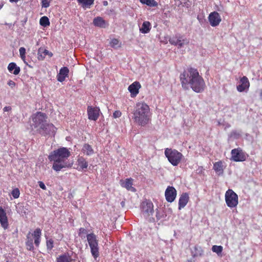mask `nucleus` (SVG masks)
I'll return each instance as SVG.
<instances>
[{
  "instance_id": "obj_1",
  "label": "nucleus",
  "mask_w": 262,
  "mask_h": 262,
  "mask_svg": "<svg viewBox=\"0 0 262 262\" xmlns=\"http://www.w3.org/2000/svg\"><path fill=\"white\" fill-rule=\"evenodd\" d=\"M180 80L182 88L188 90L189 86L196 93H201L206 87L203 78L201 76L196 69L188 68L180 75Z\"/></svg>"
},
{
  "instance_id": "obj_28",
  "label": "nucleus",
  "mask_w": 262,
  "mask_h": 262,
  "mask_svg": "<svg viewBox=\"0 0 262 262\" xmlns=\"http://www.w3.org/2000/svg\"><path fill=\"white\" fill-rule=\"evenodd\" d=\"M151 29V24L148 21H145L143 23L142 27L140 28V31L144 34L148 33Z\"/></svg>"
},
{
  "instance_id": "obj_31",
  "label": "nucleus",
  "mask_w": 262,
  "mask_h": 262,
  "mask_svg": "<svg viewBox=\"0 0 262 262\" xmlns=\"http://www.w3.org/2000/svg\"><path fill=\"white\" fill-rule=\"evenodd\" d=\"M77 2L83 7H88L94 4V0H77Z\"/></svg>"
},
{
  "instance_id": "obj_7",
  "label": "nucleus",
  "mask_w": 262,
  "mask_h": 262,
  "mask_svg": "<svg viewBox=\"0 0 262 262\" xmlns=\"http://www.w3.org/2000/svg\"><path fill=\"white\" fill-rule=\"evenodd\" d=\"M225 198L228 207L232 208L237 206L238 203V195L232 189H229L226 192Z\"/></svg>"
},
{
  "instance_id": "obj_46",
  "label": "nucleus",
  "mask_w": 262,
  "mask_h": 262,
  "mask_svg": "<svg viewBox=\"0 0 262 262\" xmlns=\"http://www.w3.org/2000/svg\"><path fill=\"white\" fill-rule=\"evenodd\" d=\"M4 6V3L2 1H0V10L3 8Z\"/></svg>"
},
{
  "instance_id": "obj_35",
  "label": "nucleus",
  "mask_w": 262,
  "mask_h": 262,
  "mask_svg": "<svg viewBox=\"0 0 262 262\" xmlns=\"http://www.w3.org/2000/svg\"><path fill=\"white\" fill-rule=\"evenodd\" d=\"M20 57L25 62L26 60V49L24 47H20L19 49Z\"/></svg>"
},
{
  "instance_id": "obj_49",
  "label": "nucleus",
  "mask_w": 262,
  "mask_h": 262,
  "mask_svg": "<svg viewBox=\"0 0 262 262\" xmlns=\"http://www.w3.org/2000/svg\"><path fill=\"white\" fill-rule=\"evenodd\" d=\"M260 96L261 98L262 99V90L260 91Z\"/></svg>"
},
{
  "instance_id": "obj_32",
  "label": "nucleus",
  "mask_w": 262,
  "mask_h": 262,
  "mask_svg": "<svg viewBox=\"0 0 262 262\" xmlns=\"http://www.w3.org/2000/svg\"><path fill=\"white\" fill-rule=\"evenodd\" d=\"M39 24L41 26L46 27L49 26L50 24L49 19L47 16H44L40 18Z\"/></svg>"
},
{
  "instance_id": "obj_10",
  "label": "nucleus",
  "mask_w": 262,
  "mask_h": 262,
  "mask_svg": "<svg viewBox=\"0 0 262 262\" xmlns=\"http://www.w3.org/2000/svg\"><path fill=\"white\" fill-rule=\"evenodd\" d=\"M100 112V110L98 107L88 106L87 113L89 119L90 120L96 121L99 117Z\"/></svg>"
},
{
  "instance_id": "obj_30",
  "label": "nucleus",
  "mask_w": 262,
  "mask_h": 262,
  "mask_svg": "<svg viewBox=\"0 0 262 262\" xmlns=\"http://www.w3.org/2000/svg\"><path fill=\"white\" fill-rule=\"evenodd\" d=\"M140 2L143 4H146L149 7L158 6V3L155 0H140Z\"/></svg>"
},
{
  "instance_id": "obj_4",
  "label": "nucleus",
  "mask_w": 262,
  "mask_h": 262,
  "mask_svg": "<svg viewBox=\"0 0 262 262\" xmlns=\"http://www.w3.org/2000/svg\"><path fill=\"white\" fill-rule=\"evenodd\" d=\"M47 115L40 112H38L32 116L33 126L37 129L40 134H49L54 127L52 124L47 122Z\"/></svg>"
},
{
  "instance_id": "obj_22",
  "label": "nucleus",
  "mask_w": 262,
  "mask_h": 262,
  "mask_svg": "<svg viewBox=\"0 0 262 262\" xmlns=\"http://www.w3.org/2000/svg\"><path fill=\"white\" fill-rule=\"evenodd\" d=\"M47 55L51 57L53 56V53L43 48H39L37 52V58L39 60H43Z\"/></svg>"
},
{
  "instance_id": "obj_29",
  "label": "nucleus",
  "mask_w": 262,
  "mask_h": 262,
  "mask_svg": "<svg viewBox=\"0 0 262 262\" xmlns=\"http://www.w3.org/2000/svg\"><path fill=\"white\" fill-rule=\"evenodd\" d=\"M78 166L81 169H86L88 166V163L84 158L80 157L77 160Z\"/></svg>"
},
{
  "instance_id": "obj_45",
  "label": "nucleus",
  "mask_w": 262,
  "mask_h": 262,
  "mask_svg": "<svg viewBox=\"0 0 262 262\" xmlns=\"http://www.w3.org/2000/svg\"><path fill=\"white\" fill-rule=\"evenodd\" d=\"M11 108L9 106H6L4 108V111H8Z\"/></svg>"
},
{
  "instance_id": "obj_38",
  "label": "nucleus",
  "mask_w": 262,
  "mask_h": 262,
  "mask_svg": "<svg viewBox=\"0 0 262 262\" xmlns=\"http://www.w3.org/2000/svg\"><path fill=\"white\" fill-rule=\"evenodd\" d=\"M41 5L42 7L48 8L50 6V2L48 0H42Z\"/></svg>"
},
{
  "instance_id": "obj_47",
  "label": "nucleus",
  "mask_w": 262,
  "mask_h": 262,
  "mask_svg": "<svg viewBox=\"0 0 262 262\" xmlns=\"http://www.w3.org/2000/svg\"><path fill=\"white\" fill-rule=\"evenodd\" d=\"M11 2H17L19 0H9Z\"/></svg>"
},
{
  "instance_id": "obj_34",
  "label": "nucleus",
  "mask_w": 262,
  "mask_h": 262,
  "mask_svg": "<svg viewBox=\"0 0 262 262\" xmlns=\"http://www.w3.org/2000/svg\"><path fill=\"white\" fill-rule=\"evenodd\" d=\"M110 43L111 46L114 48L120 47L121 45V43L120 42L119 40L116 38L112 39Z\"/></svg>"
},
{
  "instance_id": "obj_42",
  "label": "nucleus",
  "mask_w": 262,
  "mask_h": 262,
  "mask_svg": "<svg viewBox=\"0 0 262 262\" xmlns=\"http://www.w3.org/2000/svg\"><path fill=\"white\" fill-rule=\"evenodd\" d=\"M38 184L39 187L43 190H46L47 188L45 184L42 181H38Z\"/></svg>"
},
{
  "instance_id": "obj_20",
  "label": "nucleus",
  "mask_w": 262,
  "mask_h": 262,
  "mask_svg": "<svg viewBox=\"0 0 262 262\" xmlns=\"http://www.w3.org/2000/svg\"><path fill=\"white\" fill-rule=\"evenodd\" d=\"M189 200V196L187 193H183L179 200V210H181L187 205Z\"/></svg>"
},
{
  "instance_id": "obj_6",
  "label": "nucleus",
  "mask_w": 262,
  "mask_h": 262,
  "mask_svg": "<svg viewBox=\"0 0 262 262\" xmlns=\"http://www.w3.org/2000/svg\"><path fill=\"white\" fill-rule=\"evenodd\" d=\"M87 241L91 248V252L94 258H96L99 255L98 241L96 235L94 233L88 234L86 235Z\"/></svg>"
},
{
  "instance_id": "obj_33",
  "label": "nucleus",
  "mask_w": 262,
  "mask_h": 262,
  "mask_svg": "<svg viewBox=\"0 0 262 262\" xmlns=\"http://www.w3.org/2000/svg\"><path fill=\"white\" fill-rule=\"evenodd\" d=\"M223 248L222 246L213 245L212 247V251L216 253L218 255H221Z\"/></svg>"
},
{
  "instance_id": "obj_48",
  "label": "nucleus",
  "mask_w": 262,
  "mask_h": 262,
  "mask_svg": "<svg viewBox=\"0 0 262 262\" xmlns=\"http://www.w3.org/2000/svg\"><path fill=\"white\" fill-rule=\"evenodd\" d=\"M103 5H104V6H106V5H107V1H104V2H103Z\"/></svg>"
},
{
  "instance_id": "obj_41",
  "label": "nucleus",
  "mask_w": 262,
  "mask_h": 262,
  "mask_svg": "<svg viewBox=\"0 0 262 262\" xmlns=\"http://www.w3.org/2000/svg\"><path fill=\"white\" fill-rule=\"evenodd\" d=\"M8 85L11 87V88L13 89L16 86V83L14 81L12 80H9L8 82Z\"/></svg>"
},
{
  "instance_id": "obj_9",
  "label": "nucleus",
  "mask_w": 262,
  "mask_h": 262,
  "mask_svg": "<svg viewBox=\"0 0 262 262\" xmlns=\"http://www.w3.org/2000/svg\"><path fill=\"white\" fill-rule=\"evenodd\" d=\"M231 154V159L235 162H243L246 159V155L241 148L232 149Z\"/></svg>"
},
{
  "instance_id": "obj_16",
  "label": "nucleus",
  "mask_w": 262,
  "mask_h": 262,
  "mask_svg": "<svg viewBox=\"0 0 262 262\" xmlns=\"http://www.w3.org/2000/svg\"><path fill=\"white\" fill-rule=\"evenodd\" d=\"M250 86V83L248 79L246 76H243L240 79V84L237 86V90L239 92H243L247 89H248Z\"/></svg>"
},
{
  "instance_id": "obj_13",
  "label": "nucleus",
  "mask_w": 262,
  "mask_h": 262,
  "mask_svg": "<svg viewBox=\"0 0 262 262\" xmlns=\"http://www.w3.org/2000/svg\"><path fill=\"white\" fill-rule=\"evenodd\" d=\"M0 224L4 230L7 229L9 227L8 218L6 211L2 206H0Z\"/></svg>"
},
{
  "instance_id": "obj_21",
  "label": "nucleus",
  "mask_w": 262,
  "mask_h": 262,
  "mask_svg": "<svg viewBox=\"0 0 262 262\" xmlns=\"http://www.w3.org/2000/svg\"><path fill=\"white\" fill-rule=\"evenodd\" d=\"M93 23L94 26L101 28H105L108 26V23L100 16L94 18Z\"/></svg>"
},
{
  "instance_id": "obj_40",
  "label": "nucleus",
  "mask_w": 262,
  "mask_h": 262,
  "mask_svg": "<svg viewBox=\"0 0 262 262\" xmlns=\"http://www.w3.org/2000/svg\"><path fill=\"white\" fill-rule=\"evenodd\" d=\"M122 115L121 112L120 111H116L113 113V117L115 118H119Z\"/></svg>"
},
{
  "instance_id": "obj_36",
  "label": "nucleus",
  "mask_w": 262,
  "mask_h": 262,
  "mask_svg": "<svg viewBox=\"0 0 262 262\" xmlns=\"http://www.w3.org/2000/svg\"><path fill=\"white\" fill-rule=\"evenodd\" d=\"M11 194L14 199H17L20 195V191L18 188H16L12 190Z\"/></svg>"
},
{
  "instance_id": "obj_24",
  "label": "nucleus",
  "mask_w": 262,
  "mask_h": 262,
  "mask_svg": "<svg viewBox=\"0 0 262 262\" xmlns=\"http://www.w3.org/2000/svg\"><path fill=\"white\" fill-rule=\"evenodd\" d=\"M213 169L219 175L222 174L224 172L223 162L221 160L215 162L213 164Z\"/></svg>"
},
{
  "instance_id": "obj_15",
  "label": "nucleus",
  "mask_w": 262,
  "mask_h": 262,
  "mask_svg": "<svg viewBox=\"0 0 262 262\" xmlns=\"http://www.w3.org/2000/svg\"><path fill=\"white\" fill-rule=\"evenodd\" d=\"M141 85L139 82L135 81L131 84L128 88L129 92L130 93V96L132 97H136L139 92V89L141 88Z\"/></svg>"
},
{
  "instance_id": "obj_25",
  "label": "nucleus",
  "mask_w": 262,
  "mask_h": 262,
  "mask_svg": "<svg viewBox=\"0 0 262 262\" xmlns=\"http://www.w3.org/2000/svg\"><path fill=\"white\" fill-rule=\"evenodd\" d=\"M8 70L11 73L15 75H18L20 71V68L17 66L15 62L10 63L8 66Z\"/></svg>"
},
{
  "instance_id": "obj_19",
  "label": "nucleus",
  "mask_w": 262,
  "mask_h": 262,
  "mask_svg": "<svg viewBox=\"0 0 262 262\" xmlns=\"http://www.w3.org/2000/svg\"><path fill=\"white\" fill-rule=\"evenodd\" d=\"M69 70L66 67H63L61 68L60 70L59 73L57 75V79L59 82H63L65 80L66 77H68L69 76Z\"/></svg>"
},
{
  "instance_id": "obj_39",
  "label": "nucleus",
  "mask_w": 262,
  "mask_h": 262,
  "mask_svg": "<svg viewBox=\"0 0 262 262\" xmlns=\"http://www.w3.org/2000/svg\"><path fill=\"white\" fill-rule=\"evenodd\" d=\"M87 231H86V230L85 229H84V228H80L79 229V232H78V234L80 236H82V235H84L86 233Z\"/></svg>"
},
{
  "instance_id": "obj_3",
  "label": "nucleus",
  "mask_w": 262,
  "mask_h": 262,
  "mask_svg": "<svg viewBox=\"0 0 262 262\" xmlns=\"http://www.w3.org/2000/svg\"><path fill=\"white\" fill-rule=\"evenodd\" d=\"M133 114L134 121L141 126H145L148 124L152 115L149 105L143 102L136 104Z\"/></svg>"
},
{
  "instance_id": "obj_5",
  "label": "nucleus",
  "mask_w": 262,
  "mask_h": 262,
  "mask_svg": "<svg viewBox=\"0 0 262 262\" xmlns=\"http://www.w3.org/2000/svg\"><path fill=\"white\" fill-rule=\"evenodd\" d=\"M164 154L168 161L174 166L178 165L183 158L182 154L174 149L166 148Z\"/></svg>"
},
{
  "instance_id": "obj_50",
  "label": "nucleus",
  "mask_w": 262,
  "mask_h": 262,
  "mask_svg": "<svg viewBox=\"0 0 262 262\" xmlns=\"http://www.w3.org/2000/svg\"><path fill=\"white\" fill-rule=\"evenodd\" d=\"M187 262H191V261H188Z\"/></svg>"
},
{
  "instance_id": "obj_43",
  "label": "nucleus",
  "mask_w": 262,
  "mask_h": 262,
  "mask_svg": "<svg viewBox=\"0 0 262 262\" xmlns=\"http://www.w3.org/2000/svg\"><path fill=\"white\" fill-rule=\"evenodd\" d=\"M202 251L201 250V252L196 253L194 254L193 256L195 257V256H202Z\"/></svg>"
},
{
  "instance_id": "obj_17",
  "label": "nucleus",
  "mask_w": 262,
  "mask_h": 262,
  "mask_svg": "<svg viewBox=\"0 0 262 262\" xmlns=\"http://www.w3.org/2000/svg\"><path fill=\"white\" fill-rule=\"evenodd\" d=\"M122 187L125 188L127 190L135 192L136 189L133 187V179L131 178L126 179L124 181L121 180L120 182Z\"/></svg>"
},
{
  "instance_id": "obj_26",
  "label": "nucleus",
  "mask_w": 262,
  "mask_h": 262,
  "mask_svg": "<svg viewBox=\"0 0 262 262\" xmlns=\"http://www.w3.org/2000/svg\"><path fill=\"white\" fill-rule=\"evenodd\" d=\"M81 151L87 156H91L94 154V150L92 146L88 143H85L83 145Z\"/></svg>"
},
{
  "instance_id": "obj_8",
  "label": "nucleus",
  "mask_w": 262,
  "mask_h": 262,
  "mask_svg": "<svg viewBox=\"0 0 262 262\" xmlns=\"http://www.w3.org/2000/svg\"><path fill=\"white\" fill-rule=\"evenodd\" d=\"M169 42L172 45L178 46L179 48H182L185 45H188L189 42L188 39L180 34H177L170 37Z\"/></svg>"
},
{
  "instance_id": "obj_23",
  "label": "nucleus",
  "mask_w": 262,
  "mask_h": 262,
  "mask_svg": "<svg viewBox=\"0 0 262 262\" xmlns=\"http://www.w3.org/2000/svg\"><path fill=\"white\" fill-rule=\"evenodd\" d=\"M32 236L34 239V244L35 246L38 247L40 243L41 230L39 228H36L32 234Z\"/></svg>"
},
{
  "instance_id": "obj_37",
  "label": "nucleus",
  "mask_w": 262,
  "mask_h": 262,
  "mask_svg": "<svg viewBox=\"0 0 262 262\" xmlns=\"http://www.w3.org/2000/svg\"><path fill=\"white\" fill-rule=\"evenodd\" d=\"M47 248L48 250H51L54 247V241L52 239H50L47 241L46 242Z\"/></svg>"
},
{
  "instance_id": "obj_27",
  "label": "nucleus",
  "mask_w": 262,
  "mask_h": 262,
  "mask_svg": "<svg viewBox=\"0 0 262 262\" xmlns=\"http://www.w3.org/2000/svg\"><path fill=\"white\" fill-rule=\"evenodd\" d=\"M26 245L27 246V249L29 251H33L34 249V247L33 246V239L31 237V232H29L27 235V241L26 242Z\"/></svg>"
},
{
  "instance_id": "obj_44",
  "label": "nucleus",
  "mask_w": 262,
  "mask_h": 262,
  "mask_svg": "<svg viewBox=\"0 0 262 262\" xmlns=\"http://www.w3.org/2000/svg\"><path fill=\"white\" fill-rule=\"evenodd\" d=\"M156 217L158 220H159L161 219L160 215L159 214L158 210L157 209L156 211Z\"/></svg>"
},
{
  "instance_id": "obj_18",
  "label": "nucleus",
  "mask_w": 262,
  "mask_h": 262,
  "mask_svg": "<svg viewBox=\"0 0 262 262\" xmlns=\"http://www.w3.org/2000/svg\"><path fill=\"white\" fill-rule=\"evenodd\" d=\"M75 259L72 258V254L66 252L59 255L56 258V262H75Z\"/></svg>"
},
{
  "instance_id": "obj_2",
  "label": "nucleus",
  "mask_w": 262,
  "mask_h": 262,
  "mask_svg": "<svg viewBox=\"0 0 262 262\" xmlns=\"http://www.w3.org/2000/svg\"><path fill=\"white\" fill-rule=\"evenodd\" d=\"M69 149L64 147H61L51 151L48 159L53 163L52 169L56 171H59L63 168H70L71 164L68 161L71 156Z\"/></svg>"
},
{
  "instance_id": "obj_12",
  "label": "nucleus",
  "mask_w": 262,
  "mask_h": 262,
  "mask_svg": "<svg viewBox=\"0 0 262 262\" xmlns=\"http://www.w3.org/2000/svg\"><path fill=\"white\" fill-rule=\"evenodd\" d=\"M208 20L212 27H216L219 25L222 21V18L218 12L213 11L209 14Z\"/></svg>"
},
{
  "instance_id": "obj_11",
  "label": "nucleus",
  "mask_w": 262,
  "mask_h": 262,
  "mask_svg": "<svg viewBox=\"0 0 262 262\" xmlns=\"http://www.w3.org/2000/svg\"><path fill=\"white\" fill-rule=\"evenodd\" d=\"M177 192L175 188L168 186L165 192L166 200L169 203L173 202L177 197Z\"/></svg>"
},
{
  "instance_id": "obj_14",
  "label": "nucleus",
  "mask_w": 262,
  "mask_h": 262,
  "mask_svg": "<svg viewBox=\"0 0 262 262\" xmlns=\"http://www.w3.org/2000/svg\"><path fill=\"white\" fill-rule=\"evenodd\" d=\"M142 211L146 215H152L154 212V205L151 202H144L142 204Z\"/></svg>"
}]
</instances>
